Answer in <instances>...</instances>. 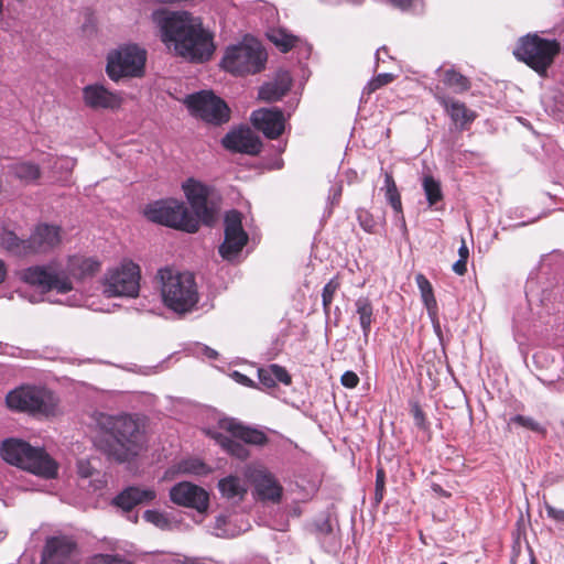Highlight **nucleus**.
I'll return each instance as SVG.
<instances>
[{"mask_svg": "<svg viewBox=\"0 0 564 564\" xmlns=\"http://www.w3.org/2000/svg\"><path fill=\"white\" fill-rule=\"evenodd\" d=\"M395 76L391 73H381L372 78L364 89L368 95L393 82Z\"/></svg>", "mask_w": 564, "mask_h": 564, "instance_id": "a19ab883", "label": "nucleus"}, {"mask_svg": "<svg viewBox=\"0 0 564 564\" xmlns=\"http://www.w3.org/2000/svg\"><path fill=\"white\" fill-rule=\"evenodd\" d=\"M422 186L430 207H434L438 202L443 200L441 183L432 175L423 177Z\"/></svg>", "mask_w": 564, "mask_h": 564, "instance_id": "7c9ffc66", "label": "nucleus"}, {"mask_svg": "<svg viewBox=\"0 0 564 564\" xmlns=\"http://www.w3.org/2000/svg\"><path fill=\"white\" fill-rule=\"evenodd\" d=\"M356 313L359 316L360 327L362 329L364 339L367 343L371 332L373 319V306L367 296H360L355 302Z\"/></svg>", "mask_w": 564, "mask_h": 564, "instance_id": "cd10ccee", "label": "nucleus"}, {"mask_svg": "<svg viewBox=\"0 0 564 564\" xmlns=\"http://www.w3.org/2000/svg\"><path fill=\"white\" fill-rule=\"evenodd\" d=\"M86 564H134L132 561L128 560L126 556L121 554H95L93 555Z\"/></svg>", "mask_w": 564, "mask_h": 564, "instance_id": "e433bc0d", "label": "nucleus"}, {"mask_svg": "<svg viewBox=\"0 0 564 564\" xmlns=\"http://www.w3.org/2000/svg\"><path fill=\"white\" fill-rule=\"evenodd\" d=\"M184 105L192 116L213 126H221L230 120V108L210 90L187 95Z\"/></svg>", "mask_w": 564, "mask_h": 564, "instance_id": "f8f14e48", "label": "nucleus"}, {"mask_svg": "<svg viewBox=\"0 0 564 564\" xmlns=\"http://www.w3.org/2000/svg\"><path fill=\"white\" fill-rule=\"evenodd\" d=\"M561 52V43L555 39L541 37L538 33L520 36L512 54L540 76H546L547 69Z\"/></svg>", "mask_w": 564, "mask_h": 564, "instance_id": "423d86ee", "label": "nucleus"}, {"mask_svg": "<svg viewBox=\"0 0 564 564\" xmlns=\"http://www.w3.org/2000/svg\"><path fill=\"white\" fill-rule=\"evenodd\" d=\"M4 275H6V270H4L2 262H0V283L3 281Z\"/></svg>", "mask_w": 564, "mask_h": 564, "instance_id": "0e129e2a", "label": "nucleus"}, {"mask_svg": "<svg viewBox=\"0 0 564 564\" xmlns=\"http://www.w3.org/2000/svg\"><path fill=\"white\" fill-rule=\"evenodd\" d=\"M268 36L269 40L283 53H286L295 47L296 43L299 42L296 36L286 33L284 30H273Z\"/></svg>", "mask_w": 564, "mask_h": 564, "instance_id": "72a5a7b5", "label": "nucleus"}, {"mask_svg": "<svg viewBox=\"0 0 564 564\" xmlns=\"http://www.w3.org/2000/svg\"><path fill=\"white\" fill-rule=\"evenodd\" d=\"M534 359L538 364H542L543 362V359H546V354L541 351V352H536L534 355Z\"/></svg>", "mask_w": 564, "mask_h": 564, "instance_id": "680f3d73", "label": "nucleus"}, {"mask_svg": "<svg viewBox=\"0 0 564 564\" xmlns=\"http://www.w3.org/2000/svg\"><path fill=\"white\" fill-rule=\"evenodd\" d=\"M386 490V473L383 468H378L376 473V484H375V503L379 505L384 496Z\"/></svg>", "mask_w": 564, "mask_h": 564, "instance_id": "c03bdc74", "label": "nucleus"}, {"mask_svg": "<svg viewBox=\"0 0 564 564\" xmlns=\"http://www.w3.org/2000/svg\"><path fill=\"white\" fill-rule=\"evenodd\" d=\"M398 188L395 181L393 178L392 172L386 171L384 172V184L382 186V191L388 192L390 189Z\"/></svg>", "mask_w": 564, "mask_h": 564, "instance_id": "3c124183", "label": "nucleus"}, {"mask_svg": "<svg viewBox=\"0 0 564 564\" xmlns=\"http://www.w3.org/2000/svg\"><path fill=\"white\" fill-rule=\"evenodd\" d=\"M231 377L236 380V382L242 384V386H246V387H256V383L253 380H251L248 376L239 372V371H234Z\"/></svg>", "mask_w": 564, "mask_h": 564, "instance_id": "8fccbe9b", "label": "nucleus"}, {"mask_svg": "<svg viewBox=\"0 0 564 564\" xmlns=\"http://www.w3.org/2000/svg\"><path fill=\"white\" fill-rule=\"evenodd\" d=\"M510 424H516L518 426H521L535 433L544 434L546 432L545 429L534 419L521 414H517L510 417L509 425Z\"/></svg>", "mask_w": 564, "mask_h": 564, "instance_id": "4c0bfd02", "label": "nucleus"}, {"mask_svg": "<svg viewBox=\"0 0 564 564\" xmlns=\"http://www.w3.org/2000/svg\"><path fill=\"white\" fill-rule=\"evenodd\" d=\"M204 354L209 359H216L218 357V352L215 349L207 346L204 347Z\"/></svg>", "mask_w": 564, "mask_h": 564, "instance_id": "13d9d810", "label": "nucleus"}, {"mask_svg": "<svg viewBox=\"0 0 564 564\" xmlns=\"http://www.w3.org/2000/svg\"><path fill=\"white\" fill-rule=\"evenodd\" d=\"M453 271L458 275H464L467 272V261L458 259L452 267Z\"/></svg>", "mask_w": 564, "mask_h": 564, "instance_id": "864d4df0", "label": "nucleus"}, {"mask_svg": "<svg viewBox=\"0 0 564 564\" xmlns=\"http://www.w3.org/2000/svg\"><path fill=\"white\" fill-rule=\"evenodd\" d=\"M443 82L446 86L453 88L455 93H464L470 88L469 79L453 68L444 72Z\"/></svg>", "mask_w": 564, "mask_h": 564, "instance_id": "473e14b6", "label": "nucleus"}, {"mask_svg": "<svg viewBox=\"0 0 564 564\" xmlns=\"http://www.w3.org/2000/svg\"><path fill=\"white\" fill-rule=\"evenodd\" d=\"M11 173L24 183H32L40 178V166L32 162H19L11 166Z\"/></svg>", "mask_w": 564, "mask_h": 564, "instance_id": "c756f323", "label": "nucleus"}, {"mask_svg": "<svg viewBox=\"0 0 564 564\" xmlns=\"http://www.w3.org/2000/svg\"><path fill=\"white\" fill-rule=\"evenodd\" d=\"M340 382L345 388L352 389L359 383V377L354 371H345L340 378Z\"/></svg>", "mask_w": 564, "mask_h": 564, "instance_id": "de8ad7c7", "label": "nucleus"}, {"mask_svg": "<svg viewBox=\"0 0 564 564\" xmlns=\"http://www.w3.org/2000/svg\"><path fill=\"white\" fill-rule=\"evenodd\" d=\"M292 83L289 72H279L273 80L267 82L260 87L259 98L267 102L278 101L289 93Z\"/></svg>", "mask_w": 564, "mask_h": 564, "instance_id": "b1692460", "label": "nucleus"}, {"mask_svg": "<svg viewBox=\"0 0 564 564\" xmlns=\"http://www.w3.org/2000/svg\"><path fill=\"white\" fill-rule=\"evenodd\" d=\"M386 199L390 204L395 214H401L402 202L398 188L386 192Z\"/></svg>", "mask_w": 564, "mask_h": 564, "instance_id": "49530a36", "label": "nucleus"}, {"mask_svg": "<svg viewBox=\"0 0 564 564\" xmlns=\"http://www.w3.org/2000/svg\"><path fill=\"white\" fill-rule=\"evenodd\" d=\"M267 58L268 54L260 43L242 42L226 48L220 66L232 75L243 76L260 73Z\"/></svg>", "mask_w": 564, "mask_h": 564, "instance_id": "1a4fd4ad", "label": "nucleus"}, {"mask_svg": "<svg viewBox=\"0 0 564 564\" xmlns=\"http://www.w3.org/2000/svg\"><path fill=\"white\" fill-rule=\"evenodd\" d=\"M153 20L158 24L162 42L175 55L189 63L208 62L216 50L213 33L203 26L202 20L187 11L156 10Z\"/></svg>", "mask_w": 564, "mask_h": 564, "instance_id": "f257e3e1", "label": "nucleus"}, {"mask_svg": "<svg viewBox=\"0 0 564 564\" xmlns=\"http://www.w3.org/2000/svg\"><path fill=\"white\" fill-rule=\"evenodd\" d=\"M560 290L561 288L558 285L553 284L541 286L539 280L533 276H530L525 283V296L530 306L541 305L546 310L547 314L552 311H558V308L554 306V302L560 294Z\"/></svg>", "mask_w": 564, "mask_h": 564, "instance_id": "aec40b11", "label": "nucleus"}, {"mask_svg": "<svg viewBox=\"0 0 564 564\" xmlns=\"http://www.w3.org/2000/svg\"><path fill=\"white\" fill-rule=\"evenodd\" d=\"M395 217H397V221L400 224L401 230L403 231V234H406L408 229H406V224H405V219L403 216V210L401 212V214H395Z\"/></svg>", "mask_w": 564, "mask_h": 564, "instance_id": "4d7b16f0", "label": "nucleus"}, {"mask_svg": "<svg viewBox=\"0 0 564 564\" xmlns=\"http://www.w3.org/2000/svg\"><path fill=\"white\" fill-rule=\"evenodd\" d=\"M250 120L268 139H276L284 131L285 118L280 108H261L251 113Z\"/></svg>", "mask_w": 564, "mask_h": 564, "instance_id": "a211bd4d", "label": "nucleus"}, {"mask_svg": "<svg viewBox=\"0 0 564 564\" xmlns=\"http://www.w3.org/2000/svg\"><path fill=\"white\" fill-rule=\"evenodd\" d=\"M85 105L91 109H116L120 107L121 99L102 85H88L83 89Z\"/></svg>", "mask_w": 564, "mask_h": 564, "instance_id": "412c9836", "label": "nucleus"}, {"mask_svg": "<svg viewBox=\"0 0 564 564\" xmlns=\"http://www.w3.org/2000/svg\"><path fill=\"white\" fill-rule=\"evenodd\" d=\"M61 242L59 227L42 224L28 239L30 252H46Z\"/></svg>", "mask_w": 564, "mask_h": 564, "instance_id": "4be33fe9", "label": "nucleus"}, {"mask_svg": "<svg viewBox=\"0 0 564 564\" xmlns=\"http://www.w3.org/2000/svg\"><path fill=\"white\" fill-rule=\"evenodd\" d=\"M182 564H207V563H205L204 560L198 558V557H185L182 561Z\"/></svg>", "mask_w": 564, "mask_h": 564, "instance_id": "bf43d9fd", "label": "nucleus"}, {"mask_svg": "<svg viewBox=\"0 0 564 564\" xmlns=\"http://www.w3.org/2000/svg\"><path fill=\"white\" fill-rule=\"evenodd\" d=\"M140 267L127 260L119 267L108 271L105 278L104 292L108 297H137L140 290Z\"/></svg>", "mask_w": 564, "mask_h": 564, "instance_id": "ddd939ff", "label": "nucleus"}, {"mask_svg": "<svg viewBox=\"0 0 564 564\" xmlns=\"http://www.w3.org/2000/svg\"><path fill=\"white\" fill-rule=\"evenodd\" d=\"M530 564H538V561H536V558L534 557V555H531Z\"/></svg>", "mask_w": 564, "mask_h": 564, "instance_id": "69168bd1", "label": "nucleus"}, {"mask_svg": "<svg viewBox=\"0 0 564 564\" xmlns=\"http://www.w3.org/2000/svg\"><path fill=\"white\" fill-rule=\"evenodd\" d=\"M381 52L387 53V47H386V46H382V47L378 48V51H377V53H376L377 63L380 61V53H381Z\"/></svg>", "mask_w": 564, "mask_h": 564, "instance_id": "e2e57ef3", "label": "nucleus"}, {"mask_svg": "<svg viewBox=\"0 0 564 564\" xmlns=\"http://www.w3.org/2000/svg\"><path fill=\"white\" fill-rule=\"evenodd\" d=\"M2 246L17 254L30 252L28 240H21L14 232H4L1 237Z\"/></svg>", "mask_w": 564, "mask_h": 564, "instance_id": "f704fd0d", "label": "nucleus"}, {"mask_svg": "<svg viewBox=\"0 0 564 564\" xmlns=\"http://www.w3.org/2000/svg\"><path fill=\"white\" fill-rule=\"evenodd\" d=\"M171 500L180 506L194 508L198 511H205L208 507L207 492L191 482H178L170 490Z\"/></svg>", "mask_w": 564, "mask_h": 564, "instance_id": "6ab92c4d", "label": "nucleus"}, {"mask_svg": "<svg viewBox=\"0 0 564 564\" xmlns=\"http://www.w3.org/2000/svg\"><path fill=\"white\" fill-rule=\"evenodd\" d=\"M458 256H459V259H463V260H468V257H469V250H468V247L466 246V242L464 239H462V245L460 247L458 248Z\"/></svg>", "mask_w": 564, "mask_h": 564, "instance_id": "5fc2aeb1", "label": "nucleus"}, {"mask_svg": "<svg viewBox=\"0 0 564 564\" xmlns=\"http://www.w3.org/2000/svg\"><path fill=\"white\" fill-rule=\"evenodd\" d=\"M143 518L147 522H150L162 530L170 529L172 524L169 517L165 513L160 512L158 510H145L143 513Z\"/></svg>", "mask_w": 564, "mask_h": 564, "instance_id": "58836bf2", "label": "nucleus"}, {"mask_svg": "<svg viewBox=\"0 0 564 564\" xmlns=\"http://www.w3.org/2000/svg\"><path fill=\"white\" fill-rule=\"evenodd\" d=\"M186 198L193 209V216L197 218L198 225H212L215 221L216 209L209 203L212 188L199 181L188 178L183 184Z\"/></svg>", "mask_w": 564, "mask_h": 564, "instance_id": "2eb2a0df", "label": "nucleus"}, {"mask_svg": "<svg viewBox=\"0 0 564 564\" xmlns=\"http://www.w3.org/2000/svg\"><path fill=\"white\" fill-rule=\"evenodd\" d=\"M226 521H227V519H226L225 516L217 517V519H216V529L220 530L221 527L226 524Z\"/></svg>", "mask_w": 564, "mask_h": 564, "instance_id": "052dcab7", "label": "nucleus"}, {"mask_svg": "<svg viewBox=\"0 0 564 564\" xmlns=\"http://www.w3.org/2000/svg\"><path fill=\"white\" fill-rule=\"evenodd\" d=\"M183 470L195 475H204L208 471V467L198 459H189L183 463Z\"/></svg>", "mask_w": 564, "mask_h": 564, "instance_id": "a18cd8bd", "label": "nucleus"}, {"mask_svg": "<svg viewBox=\"0 0 564 564\" xmlns=\"http://www.w3.org/2000/svg\"><path fill=\"white\" fill-rule=\"evenodd\" d=\"M550 371V381H564V357L558 356L557 359L552 358V362L550 367H547Z\"/></svg>", "mask_w": 564, "mask_h": 564, "instance_id": "37998d69", "label": "nucleus"}, {"mask_svg": "<svg viewBox=\"0 0 564 564\" xmlns=\"http://www.w3.org/2000/svg\"><path fill=\"white\" fill-rule=\"evenodd\" d=\"M221 145L232 153L251 156L260 154L262 141L249 127L241 126L227 132L221 139Z\"/></svg>", "mask_w": 564, "mask_h": 564, "instance_id": "f3484780", "label": "nucleus"}, {"mask_svg": "<svg viewBox=\"0 0 564 564\" xmlns=\"http://www.w3.org/2000/svg\"><path fill=\"white\" fill-rule=\"evenodd\" d=\"M156 497L153 489L130 486L117 495L112 503L124 512H130L138 505L150 503Z\"/></svg>", "mask_w": 564, "mask_h": 564, "instance_id": "5701e85b", "label": "nucleus"}, {"mask_svg": "<svg viewBox=\"0 0 564 564\" xmlns=\"http://www.w3.org/2000/svg\"><path fill=\"white\" fill-rule=\"evenodd\" d=\"M129 519L132 520L133 522H137L138 521V514H134L133 517L129 516Z\"/></svg>", "mask_w": 564, "mask_h": 564, "instance_id": "338daca9", "label": "nucleus"}, {"mask_svg": "<svg viewBox=\"0 0 564 564\" xmlns=\"http://www.w3.org/2000/svg\"><path fill=\"white\" fill-rule=\"evenodd\" d=\"M545 510L549 518L556 522H564V510L557 509L549 503H545Z\"/></svg>", "mask_w": 564, "mask_h": 564, "instance_id": "09e8293b", "label": "nucleus"}, {"mask_svg": "<svg viewBox=\"0 0 564 564\" xmlns=\"http://www.w3.org/2000/svg\"><path fill=\"white\" fill-rule=\"evenodd\" d=\"M254 488L262 500L279 502L283 488L276 478L267 470H258L253 475Z\"/></svg>", "mask_w": 564, "mask_h": 564, "instance_id": "393cba45", "label": "nucleus"}, {"mask_svg": "<svg viewBox=\"0 0 564 564\" xmlns=\"http://www.w3.org/2000/svg\"><path fill=\"white\" fill-rule=\"evenodd\" d=\"M155 279L160 288L163 304L177 314L191 312L198 302L195 278L192 273L180 272L173 268H161Z\"/></svg>", "mask_w": 564, "mask_h": 564, "instance_id": "20e7f679", "label": "nucleus"}, {"mask_svg": "<svg viewBox=\"0 0 564 564\" xmlns=\"http://www.w3.org/2000/svg\"><path fill=\"white\" fill-rule=\"evenodd\" d=\"M100 263L91 258L73 256L68 258L66 268L59 269L56 264L34 265L25 269L22 274L24 282L37 286L43 293L56 291L66 294L73 290L69 278L85 280L94 276Z\"/></svg>", "mask_w": 564, "mask_h": 564, "instance_id": "7ed1b4c3", "label": "nucleus"}, {"mask_svg": "<svg viewBox=\"0 0 564 564\" xmlns=\"http://www.w3.org/2000/svg\"><path fill=\"white\" fill-rule=\"evenodd\" d=\"M57 398L45 388L22 386L6 397L8 408L36 417H51L57 413Z\"/></svg>", "mask_w": 564, "mask_h": 564, "instance_id": "6e6552de", "label": "nucleus"}, {"mask_svg": "<svg viewBox=\"0 0 564 564\" xmlns=\"http://www.w3.org/2000/svg\"><path fill=\"white\" fill-rule=\"evenodd\" d=\"M340 286V282L337 276L330 279L323 288L322 291V304L326 316L329 315L330 305L334 300V295Z\"/></svg>", "mask_w": 564, "mask_h": 564, "instance_id": "c9c22d12", "label": "nucleus"}, {"mask_svg": "<svg viewBox=\"0 0 564 564\" xmlns=\"http://www.w3.org/2000/svg\"><path fill=\"white\" fill-rule=\"evenodd\" d=\"M427 314L431 318V322L433 324V328H434V332L441 336L442 334V330H441V325H440V321H438V307L437 308H434V312L432 311H427Z\"/></svg>", "mask_w": 564, "mask_h": 564, "instance_id": "603ef678", "label": "nucleus"}, {"mask_svg": "<svg viewBox=\"0 0 564 564\" xmlns=\"http://www.w3.org/2000/svg\"><path fill=\"white\" fill-rule=\"evenodd\" d=\"M148 53L138 44H123L107 54L106 73L118 83L123 78H140L145 73Z\"/></svg>", "mask_w": 564, "mask_h": 564, "instance_id": "9d476101", "label": "nucleus"}, {"mask_svg": "<svg viewBox=\"0 0 564 564\" xmlns=\"http://www.w3.org/2000/svg\"><path fill=\"white\" fill-rule=\"evenodd\" d=\"M221 429L230 433L229 435L215 432L212 437L230 456L246 460L250 456V451L246 445L262 447L268 444L267 434L258 429L247 426L236 419H224L219 422Z\"/></svg>", "mask_w": 564, "mask_h": 564, "instance_id": "0eeeda50", "label": "nucleus"}, {"mask_svg": "<svg viewBox=\"0 0 564 564\" xmlns=\"http://www.w3.org/2000/svg\"><path fill=\"white\" fill-rule=\"evenodd\" d=\"M98 426L102 432L99 448L108 460L132 463L148 448L145 424L135 415L100 414Z\"/></svg>", "mask_w": 564, "mask_h": 564, "instance_id": "f03ea898", "label": "nucleus"}, {"mask_svg": "<svg viewBox=\"0 0 564 564\" xmlns=\"http://www.w3.org/2000/svg\"><path fill=\"white\" fill-rule=\"evenodd\" d=\"M415 281L421 292V297L424 306L426 307L427 311L434 312V308H437V302L434 296L432 284L422 273H419L416 275Z\"/></svg>", "mask_w": 564, "mask_h": 564, "instance_id": "2f4dec72", "label": "nucleus"}, {"mask_svg": "<svg viewBox=\"0 0 564 564\" xmlns=\"http://www.w3.org/2000/svg\"><path fill=\"white\" fill-rule=\"evenodd\" d=\"M79 556L76 542L65 535L51 536L42 552L41 564H78Z\"/></svg>", "mask_w": 564, "mask_h": 564, "instance_id": "dca6fc26", "label": "nucleus"}, {"mask_svg": "<svg viewBox=\"0 0 564 564\" xmlns=\"http://www.w3.org/2000/svg\"><path fill=\"white\" fill-rule=\"evenodd\" d=\"M440 564H447V563H446V562H442V563H440Z\"/></svg>", "mask_w": 564, "mask_h": 564, "instance_id": "774afa93", "label": "nucleus"}, {"mask_svg": "<svg viewBox=\"0 0 564 564\" xmlns=\"http://www.w3.org/2000/svg\"><path fill=\"white\" fill-rule=\"evenodd\" d=\"M410 412L413 416L414 425L423 432H429L431 424L427 421L426 415L423 412L419 402H415V401L410 402Z\"/></svg>", "mask_w": 564, "mask_h": 564, "instance_id": "ea45409f", "label": "nucleus"}, {"mask_svg": "<svg viewBox=\"0 0 564 564\" xmlns=\"http://www.w3.org/2000/svg\"><path fill=\"white\" fill-rule=\"evenodd\" d=\"M357 219H358L360 227L365 231L375 232L376 227H377V221L369 210H367L365 208H358L357 209Z\"/></svg>", "mask_w": 564, "mask_h": 564, "instance_id": "79ce46f5", "label": "nucleus"}, {"mask_svg": "<svg viewBox=\"0 0 564 564\" xmlns=\"http://www.w3.org/2000/svg\"><path fill=\"white\" fill-rule=\"evenodd\" d=\"M145 217L155 224L194 234L198 230V220L183 202L161 199L144 209Z\"/></svg>", "mask_w": 564, "mask_h": 564, "instance_id": "9b49d317", "label": "nucleus"}, {"mask_svg": "<svg viewBox=\"0 0 564 564\" xmlns=\"http://www.w3.org/2000/svg\"><path fill=\"white\" fill-rule=\"evenodd\" d=\"M330 195H332V204L335 202H338L339 197L341 196V186H333L330 188Z\"/></svg>", "mask_w": 564, "mask_h": 564, "instance_id": "6e6d98bb", "label": "nucleus"}, {"mask_svg": "<svg viewBox=\"0 0 564 564\" xmlns=\"http://www.w3.org/2000/svg\"><path fill=\"white\" fill-rule=\"evenodd\" d=\"M437 99L460 130H465L475 120L476 113L469 110L464 102L443 96Z\"/></svg>", "mask_w": 564, "mask_h": 564, "instance_id": "a878e982", "label": "nucleus"}, {"mask_svg": "<svg viewBox=\"0 0 564 564\" xmlns=\"http://www.w3.org/2000/svg\"><path fill=\"white\" fill-rule=\"evenodd\" d=\"M1 457L9 464L45 479L57 475L56 462L42 447H33L18 438L4 440L0 447Z\"/></svg>", "mask_w": 564, "mask_h": 564, "instance_id": "39448f33", "label": "nucleus"}, {"mask_svg": "<svg viewBox=\"0 0 564 564\" xmlns=\"http://www.w3.org/2000/svg\"><path fill=\"white\" fill-rule=\"evenodd\" d=\"M225 239L219 246L218 252L225 260L235 259L248 242V234L242 227V216L236 209L225 215Z\"/></svg>", "mask_w": 564, "mask_h": 564, "instance_id": "4468645a", "label": "nucleus"}, {"mask_svg": "<svg viewBox=\"0 0 564 564\" xmlns=\"http://www.w3.org/2000/svg\"><path fill=\"white\" fill-rule=\"evenodd\" d=\"M218 489L220 494L227 499L241 500L247 492L241 479L237 476H228L218 481Z\"/></svg>", "mask_w": 564, "mask_h": 564, "instance_id": "c85d7f7f", "label": "nucleus"}, {"mask_svg": "<svg viewBox=\"0 0 564 564\" xmlns=\"http://www.w3.org/2000/svg\"><path fill=\"white\" fill-rule=\"evenodd\" d=\"M258 379L265 388L276 387V382H281L285 386L292 383V377L286 369L278 364H271L268 367L258 369Z\"/></svg>", "mask_w": 564, "mask_h": 564, "instance_id": "bb28decb", "label": "nucleus"}]
</instances>
